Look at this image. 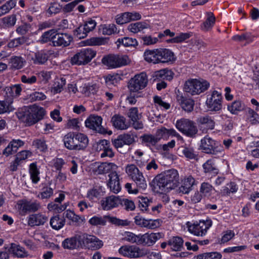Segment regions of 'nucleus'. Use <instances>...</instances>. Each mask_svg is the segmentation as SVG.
Instances as JSON below:
<instances>
[{
    "label": "nucleus",
    "instance_id": "obj_39",
    "mask_svg": "<svg viewBox=\"0 0 259 259\" xmlns=\"http://www.w3.org/2000/svg\"><path fill=\"white\" fill-rule=\"evenodd\" d=\"M26 61L21 56H12L10 60V64L12 68L19 69L22 68Z\"/></svg>",
    "mask_w": 259,
    "mask_h": 259
},
{
    "label": "nucleus",
    "instance_id": "obj_8",
    "mask_svg": "<svg viewBox=\"0 0 259 259\" xmlns=\"http://www.w3.org/2000/svg\"><path fill=\"white\" fill-rule=\"evenodd\" d=\"M187 225L189 232L196 236H203L212 225V222L210 220L207 219L205 221L200 220L199 222L193 224L188 222Z\"/></svg>",
    "mask_w": 259,
    "mask_h": 259
},
{
    "label": "nucleus",
    "instance_id": "obj_53",
    "mask_svg": "<svg viewBox=\"0 0 259 259\" xmlns=\"http://www.w3.org/2000/svg\"><path fill=\"white\" fill-rule=\"evenodd\" d=\"M117 42L126 47H135L138 45V41L136 39L129 37L118 38Z\"/></svg>",
    "mask_w": 259,
    "mask_h": 259
},
{
    "label": "nucleus",
    "instance_id": "obj_44",
    "mask_svg": "<svg viewBox=\"0 0 259 259\" xmlns=\"http://www.w3.org/2000/svg\"><path fill=\"white\" fill-rule=\"evenodd\" d=\"M30 179L33 184H37L40 180L39 171L35 163H32L29 165Z\"/></svg>",
    "mask_w": 259,
    "mask_h": 259
},
{
    "label": "nucleus",
    "instance_id": "obj_63",
    "mask_svg": "<svg viewBox=\"0 0 259 259\" xmlns=\"http://www.w3.org/2000/svg\"><path fill=\"white\" fill-rule=\"evenodd\" d=\"M106 43V39L103 37H93L87 40L89 46H101Z\"/></svg>",
    "mask_w": 259,
    "mask_h": 259
},
{
    "label": "nucleus",
    "instance_id": "obj_7",
    "mask_svg": "<svg viewBox=\"0 0 259 259\" xmlns=\"http://www.w3.org/2000/svg\"><path fill=\"white\" fill-rule=\"evenodd\" d=\"M223 97L221 93L217 91H213L207 96L205 102L208 110L218 112L222 108Z\"/></svg>",
    "mask_w": 259,
    "mask_h": 259
},
{
    "label": "nucleus",
    "instance_id": "obj_18",
    "mask_svg": "<svg viewBox=\"0 0 259 259\" xmlns=\"http://www.w3.org/2000/svg\"><path fill=\"white\" fill-rule=\"evenodd\" d=\"M48 221V218L45 214L38 213L32 214L28 218V224L30 227L43 225Z\"/></svg>",
    "mask_w": 259,
    "mask_h": 259
},
{
    "label": "nucleus",
    "instance_id": "obj_27",
    "mask_svg": "<svg viewBox=\"0 0 259 259\" xmlns=\"http://www.w3.org/2000/svg\"><path fill=\"white\" fill-rule=\"evenodd\" d=\"M8 251L12 253L14 256L19 258H24L28 255L27 251L24 247L16 243L11 244Z\"/></svg>",
    "mask_w": 259,
    "mask_h": 259
},
{
    "label": "nucleus",
    "instance_id": "obj_51",
    "mask_svg": "<svg viewBox=\"0 0 259 259\" xmlns=\"http://www.w3.org/2000/svg\"><path fill=\"white\" fill-rule=\"evenodd\" d=\"M204 171L205 173H210L216 175L218 173L219 170L215 167L212 161L209 159L203 164Z\"/></svg>",
    "mask_w": 259,
    "mask_h": 259
},
{
    "label": "nucleus",
    "instance_id": "obj_54",
    "mask_svg": "<svg viewBox=\"0 0 259 259\" xmlns=\"http://www.w3.org/2000/svg\"><path fill=\"white\" fill-rule=\"evenodd\" d=\"M32 146L41 152H45L48 149L46 142L44 138L34 140L32 142Z\"/></svg>",
    "mask_w": 259,
    "mask_h": 259
},
{
    "label": "nucleus",
    "instance_id": "obj_48",
    "mask_svg": "<svg viewBox=\"0 0 259 259\" xmlns=\"http://www.w3.org/2000/svg\"><path fill=\"white\" fill-rule=\"evenodd\" d=\"M65 84L66 79L64 77L56 78L54 87L52 89V92L54 94L61 93Z\"/></svg>",
    "mask_w": 259,
    "mask_h": 259
},
{
    "label": "nucleus",
    "instance_id": "obj_64",
    "mask_svg": "<svg viewBox=\"0 0 259 259\" xmlns=\"http://www.w3.org/2000/svg\"><path fill=\"white\" fill-rule=\"evenodd\" d=\"M117 32V27L114 24L104 25L102 28V33L104 35H111Z\"/></svg>",
    "mask_w": 259,
    "mask_h": 259
},
{
    "label": "nucleus",
    "instance_id": "obj_31",
    "mask_svg": "<svg viewBox=\"0 0 259 259\" xmlns=\"http://www.w3.org/2000/svg\"><path fill=\"white\" fill-rule=\"evenodd\" d=\"M195 182V179L191 176L185 178L182 181V185L179 187L180 192L183 194H188L192 190Z\"/></svg>",
    "mask_w": 259,
    "mask_h": 259
},
{
    "label": "nucleus",
    "instance_id": "obj_25",
    "mask_svg": "<svg viewBox=\"0 0 259 259\" xmlns=\"http://www.w3.org/2000/svg\"><path fill=\"white\" fill-rule=\"evenodd\" d=\"M158 52L160 63L172 62L176 60L174 53L169 49H158Z\"/></svg>",
    "mask_w": 259,
    "mask_h": 259
},
{
    "label": "nucleus",
    "instance_id": "obj_12",
    "mask_svg": "<svg viewBox=\"0 0 259 259\" xmlns=\"http://www.w3.org/2000/svg\"><path fill=\"white\" fill-rule=\"evenodd\" d=\"M118 251L120 254L130 258L141 257L147 254L145 249L135 245L121 246Z\"/></svg>",
    "mask_w": 259,
    "mask_h": 259
},
{
    "label": "nucleus",
    "instance_id": "obj_50",
    "mask_svg": "<svg viewBox=\"0 0 259 259\" xmlns=\"http://www.w3.org/2000/svg\"><path fill=\"white\" fill-rule=\"evenodd\" d=\"M12 101L11 100H4L0 101V114L7 112H10L14 110L11 104Z\"/></svg>",
    "mask_w": 259,
    "mask_h": 259
},
{
    "label": "nucleus",
    "instance_id": "obj_4",
    "mask_svg": "<svg viewBox=\"0 0 259 259\" xmlns=\"http://www.w3.org/2000/svg\"><path fill=\"white\" fill-rule=\"evenodd\" d=\"M209 83L206 80H199L192 79L186 81L184 90L192 95H199L207 90Z\"/></svg>",
    "mask_w": 259,
    "mask_h": 259
},
{
    "label": "nucleus",
    "instance_id": "obj_10",
    "mask_svg": "<svg viewBox=\"0 0 259 259\" xmlns=\"http://www.w3.org/2000/svg\"><path fill=\"white\" fill-rule=\"evenodd\" d=\"M79 244L91 250L98 249L103 245L102 241L97 237L86 233L80 234Z\"/></svg>",
    "mask_w": 259,
    "mask_h": 259
},
{
    "label": "nucleus",
    "instance_id": "obj_16",
    "mask_svg": "<svg viewBox=\"0 0 259 259\" xmlns=\"http://www.w3.org/2000/svg\"><path fill=\"white\" fill-rule=\"evenodd\" d=\"M160 233H146L144 234H140V245L146 246H151L161 238Z\"/></svg>",
    "mask_w": 259,
    "mask_h": 259
},
{
    "label": "nucleus",
    "instance_id": "obj_46",
    "mask_svg": "<svg viewBox=\"0 0 259 259\" xmlns=\"http://www.w3.org/2000/svg\"><path fill=\"white\" fill-rule=\"evenodd\" d=\"M76 141L77 142L78 150H84L88 145L89 140L88 137L82 134H76Z\"/></svg>",
    "mask_w": 259,
    "mask_h": 259
},
{
    "label": "nucleus",
    "instance_id": "obj_49",
    "mask_svg": "<svg viewBox=\"0 0 259 259\" xmlns=\"http://www.w3.org/2000/svg\"><path fill=\"white\" fill-rule=\"evenodd\" d=\"M208 18L205 22H204L201 25V28L204 31L209 30L213 26L215 23V17L213 14L209 12L207 13Z\"/></svg>",
    "mask_w": 259,
    "mask_h": 259
},
{
    "label": "nucleus",
    "instance_id": "obj_24",
    "mask_svg": "<svg viewBox=\"0 0 259 259\" xmlns=\"http://www.w3.org/2000/svg\"><path fill=\"white\" fill-rule=\"evenodd\" d=\"M6 92V100H11L12 101L13 99L19 97L21 93L22 88L20 84H15L10 87H6L5 90Z\"/></svg>",
    "mask_w": 259,
    "mask_h": 259
},
{
    "label": "nucleus",
    "instance_id": "obj_35",
    "mask_svg": "<svg viewBox=\"0 0 259 259\" xmlns=\"http://www.w3.org/2000/svg\"><path fill=\"white\" fill-rule=\"evenodd\" d=\"M29 38L22 36L11 40L7 44V47L9 49L17 48L24 44H28Z\"/></svg>",
    "mask_w": 259,
    "mask_h": 259
},
{
    "label": "nucleus",
    "instance_id": "obj_3",
    "mask_svg": "<svg viewBox=\"0 0 259 259\" xmlns=\"http://www.w3.org/2000/svg\"><path fill=\"white\" fill-rule=\"evenodd\" d=\"M107 221L117 226H127L131 224V222L128 220H121L116 217H111L110 215H104L102 217L94 216L91 218L89 223L94 226H105Z\"/></svg>",
    "mask_w": 259,
    "mask_h": 259
},
{
    "label": "nucleus",
    "instance_id": "obj_56",
    "mask_svg": "<svg viewBox=\"0 0 259 259\" xmlns=\"http://www.w3.org/2000/svg\"><path fill=\"white\" fill-rule=\"evenodd\" d=\"M125 239L132 243H136L137 245H140V234L139 235H136L135 234L126 232L125 233Z\"/></svg>",
    "mask_w": 259,
    "mask_h": 259
},
{
    "label": "nucleus",
    "instance_id": "obj_52",
    "mask_svg": "<svg viewBox=\"0 0 259 259\" xmlns=\"http://www.w3.org/2000/svg\"><path fill=\"white\" fill-rule=\"evenodd\" d=\"M16 4V0H10L5 4L0 7V17L8 13Z\"/></svg>",
    "mask_w": 259,
    "mask_h": 259
},
{
    "label": "nucleus",
    "instance_id": "obj_30",
    "mask_svg": "<svg viewBox=\"0 0 259 259\" xmlns=\"http://www.w3.org/2000/svg\"><path fill=\"white\" fill-rule=\"evenodd\" d=\"M144 59L149 63H152L153 64L160 63V60L159 58L158 49L145 51L144 52Z\"/></svg>",
    "mask_w": 259,
    "mask_h": 259
},
{
    "label": "nucleus",
    "instance_id": "obj_2",
    "mask_svg": "<svg viewBox=\"0 0 259 259\" xmlns=\"http://www.w3.org/2000/svg\"><path fill=\"white\" fill-rule=\"evenodd\" d=\"M117 166L113 163L103 162L99 164L94 169L95 172L98 175H108L109 181L107 183L110 191L115 194L118 193L121 190L119 177L115 171Z\"/></svg>",
    "mask_w": 259,
    "mask_h": 259
},
{
    "label": "nucleus",
    "instance_id": "obj_32",
    "mask_svg": "<svg viewBox=\"0 0 259 259\" xmlns=\"http://www.w3.org/2000/svg\"><path fill=\"white\" fill-rule=\"evenodd\" d=\"M31 109L30 113L31 112L32 114H33L34 118H32L31 120H29L30 122L34 121L37 122L41 120L46 114L45 109L41 107L33 105L31 106Z\"/></svg>",
    "mask_w": 259,
    "mask_h": 259
},
{
    "label": "nucleus",
    "instance_id": "obj_15",
    "mask_svg": "<svg viewBox=\"0 0 259 259\" xmlns=\"http://www.w3.org/2000/svg\"><path fill=\"white\" fill-rule=\"evenodd\" d=\"M121 203L119 196L111 195L103 198L100 201L102 208L104 210H109L118 206Z\"/></svg>",
    "mask_w": 259,
    "mask_h": 259
},
{
    "label": "nucleus",
    "instance_id": "obj_19",
    "mask_svg": "<svg viewBox=\"0 0 259 259\" xmlns=\"http://www.w3.org/2000/svg\"><path fill=\"white\" fill-rule=\"evenodd\" d=\"M197 122L201 128H204L206 131L213 130L215 126V122L213 119L208 115L200 116L198 117Z\"/></svg>",
    "mask_w": 259,
    "mask_h": 259
},
{
    "label": "nucleus",
    "instance_id": "obj_55",
    "mask_svg": "<svg viewBox=\"0 0 259 259\" xmlns=\"http://www.w3.org/2000/svg\"><path fill=\"white\" fill-rule=\"evenodd\" d=\"M246 115L248 120L251 124H256L259 123V115L253 109L247 108L246 110Z\"/></svg>",
    "mask_w": 259,
    "mask_h": 259
},
{
    "label": "nucleus",
    "instance_id": "obj_57",
    "mask_svg": "<svg viewBox=\"0 0 259 259\" xmlns=\"http://www.w3.org/2000/svg\"><path fill=\"white\" fill-rule=\"evenodd\" d=\"M98 89L99 87L96 84L92 85L89 84L83 88L82 93L87 96H90L92 94H96L98 92Z\"/></svg>",
    "mask_w": 259,
    "mask_h": 259
},
{
    "label": "nucleus",
    "instance_id": "obj_22",
    "mask_svg": "<svg viewBox=\"0 0 259 259\" xmlns=\"http://www.w3.org/2000/svg\"><path fill=\"white\" fill-rule=\"evenodd\" d=\"M65 147L70 150H78L77 142L76 141V134L74 133H68L63 138Z\"/></svg>",
    "mask_w": 259,
    "mask_h": 259
},
{
    "label": "nucleus",
    "instance_id": "obj_11",
    "mask_svg": "<svg viewBox=\"0 0 259 259\" xmlns=\"http://www.w3.org/2000/svg\"><path fill=\"white\" fill-rule=\"evenodd\" d=\"M96 55V52L88 48L81 50L71 58L72 64L85 65L90 62Z\"/></svg>",
    "mask_w": 259,
    "mask_h": 259
},
{
    "label": "nucleus",
    "instance_id": "obj_9",
    "mask_svg": "<svg viewBox=\"0 0 259 259\" xmlns=\"http://www.w3.org/2000/svg\"><path fill=\"white\" fill-rule=\"evenodd\" d=\"M176 126L180 132L189 137H194L198 132L193 121L188 119L177 120Z\"/></svg>",
    "mask_w": 259,
    "mask_h": 259
},
{
    "label": "nucleus",
    "instance_id": "obj_62",
    "mask_svg": "<svg viewBox=\"0 0 259 259\" xmlns=\"http://www.w3.org/2000/svg\"><path fill=\"white\" fill-rule=\"evenodd\" d=\"M125 145H130L135 142L136 135L133 133H128L120 135Z\"/></svg>",
    "mask_w": 259,
    "mask_h": 259
},
{
    "label": "nucleus",
    "instance_id": "obj_6",
    "mask_svg": "<svg viewBox=\"0 0 259 259\" xmlns=\"http://www.w3.org/2000/svg\"><path fill=\"white\" fill-rule=\"evenodd\" d=\"M200 149L206 154L217 155L222 151V148L219 145L218 142L208 136L201 140Z\"/></svg>",
    "mask_w": 259,
    "mask_h": 259
},
{
    "label": "nucleus",
    "instance_id": "obj_28",
    "mask_svg": "<svg viewBox=\"0 0 259 259\" xmlns=\"http://www.w3.org/2000/svg\"><path fill=\"white\" fill-rule=\"evenodd\" d=\"M155 135L159 141L162 139H167L170 136H179V134H178L174 129H167L164 127H161V128L157 129Z\"/></svg>",
    "mask_w": 259,
    "mask_h": 259
},
{
    "label": "nucleus",
    "instance_id": "obj_43",
    "mask_svg": "<svg viewBox=\"0 0 259 259\" xmlns=\"http://www.w3.org/2000/svg\"><path fill=\"white\" fill-rule=\"evenodd\" d=\"M117 55L110 54L104 56L102 59V62L109 68H117Z\"/></svg>",
    "mask_w": 259,
    "mask_h": 259
},
{
    "label": "nucleus",
    "instance_id": "obj_41",
    "mask_svg": "<svg viewBox=\"0 0 259 259\" xmlns=\"http://www.w3.org/2000/svg\"><path fill=\"white\" fill-rule=\"evenodd\" d=\"M57 31L56 29H50L48 31L45 32L41 36L39 41L41 44L46 43L48 41H52L53 44V41L55 40Z\"/></svg>",
    "mask_w": 259,
    "mask_h": 259
},
{
    "label": "nucleus",
    "instance_id": "obj_58",
    "mask_svg": "<svg viewBox=\"0 0 259 259\" xmlns=\"http://www.w3.org/2000/svg\"><path fill=\"white\" fill-rule=\"evenodd\" d=\"M67 206V203L59 205L54 202H51L48 205V209L50 211H54L56 213H60L65 210Z\"/></svg>",
    "mask_w": 259,
    "mask_h": 259
},
{
    "label": "nucleus",
    "instance_id": "obj_17",
    "mask_svg": "<svg viewBox=\"0 0 259 259\" xmlns=\"http://www.w3.org/2000/svg\"><path fill=\"white\" fill-rule=\"evenodd\" d=\"M31 106L24 107L20 109L17 112L16 115L17 117L25 122L28 125H32L36 123V121H33L30 122L29 120H31L32 118H34L33 114L30 113Z\"/></svg>",
    "mask_w": 259,
    "mask_h": 259
},
{
    "label": "nucleus",
    "instance_id": "obj_14",
    "mask_svg": "<svg viewBox=\"0 0 259 259\" xmlns=\"http://www.w3.org/2000/svg\"><path fill=\"white\" fill-rule=\"evenodd\" d=\"M17 208L23 212H35L40 207V203L35 201H28L25 199L19 200L17 203Z\"/></svg>",
    "mask_w": 259,
    "mask_h": 259
},
{
    "label": "nucleus",
    "instance_id": "obj_59",
    "mask_svg": "<svg viewBox=\"0 0 259 259\" xmlns=\"http://www.w3.org/2000/svg\"><path fill=\"white\" fill-rule=\"evenodd\" d=\"M127 117L132 121H137L141 117V114L139 113L138 109L137 107H132L127 113Z\"/></svg>",
    "mask_w": 259,
    "mask_h": 259
},
{
    "label": "nucleus",
    "instance_id": "obj_61",
    "mask_svg": "<svg viewBox=\"0 0 259 259\" xmlns=\"http://www.w3.org/2000/svg\"><path fill=\"white\" fill-rule=\"evenodd\" d=\"M151 202L152 201L147 197L140 198L138 202V207L143 212L147 211Z\"/></svg>",
    "mask_w": 259,
    "mask_h": 259
},
{
    "label": "nucleus",
    "instance_id": "obj_21",
    "mask_svg": "<svg viewBox=\"0 0 259 259\" xmlns=\"http://www.w3.org/2000/svg\"><path fill=\"white\" fill-rule=\"evenodd\" d=\"M177 100L182 108L186 112H190L194 108V102L190 98H187L179 94L177 95Z\"/></svg>",
    "mask_w": 259,
    "mask_h": 259
},
{
    "label": "nucleus",
    "instance_id": "obj_23",
    "mask_svg": "<svg viewBox=\"0 0 259 259\" xmlns=\"http://www.w3.org/2000/svg\"><path fill=\"white\" fill-rule=\"evenodd\" d=\"M24 144V142L21 140H13L4 150L3 154L6 156L12 155L17 152L18 148L23 146Z\"/></svg>",
    "mask_w": 259,
    "mask_h": 259
},
{
    "label": "nucleus",
    "instance_id": "obj_33",
    "mask_svg": "<svg viewBox=\"0 0 259 259\" xmlns=\"http://www.w3.org/2000/svg\"><path fill=\"white\" fill-rule=\"evenodd\" d=\"M80 235H76L74 237L65 239L62 243L65 249H74L77 246V242L79 243V237Z\"/></svg>",
    "mask_w": 259,
    "mask_h": 259
},
{
    "label": "nucleus",
    "instance_id": "obj_36",
    "mask_svg": "<svg viewBox=\"0 0 259 259\" xmlns=\"http://www.w3.org/2000/svg\"><path fill=\"white\" fill-rule=\"evenodd\" d=\"M65 223V220L64 218H60L59 215L53 217L50 221L51 227L55 230H59L62 228Z\"/></svg>",
    "mask_w": 259,
    "mask_h": 259
},
{
    "label": "nucleus",
    "instance_id": "obj_45",
    "mask_svg": "<svg viewBox=\"0 0 259 259\" xmlns=\"http://www.w3.org/2000/svg\"><path fill=\"white\" fill-rule=\"evenodd\" d=\"M179 150L187 158L189 159H195L197 155L194 152L192 147L190 146H184L179 148Z\"/></svg>",
    "mask_w": 259,
    "mask_h": 259
},
{
    "label": "nucleus",
    "instance_id": "obj_13",
    "mask_svg": "<svg viewBox=\"0 0 259 259\" xmlns=\"http://www.w3.org/2000/svg\"><path fill=\"white\" fill-rule=\"evenodd\" d=\"M102 118L96 115L90 116L85 121V126L100 134H105L106 130L101 125Z\"/></svg>",
    "mask_w": 259,
    "mask_h": 259
},
{
    "label": "nucleus",
    "instance_id": "obj_26",
    "mask_svg": "<svg viewBox=\"0 0 259 259\" xmlns=\"http://www.w3.org/2000/svg\"><path fill=\"white\" fill-rule=\"evenodd\" d=\"M49 58V54L46 50L38 51L34 53L31 60L33 63L37 65L45 64Z\"/></svg>",
    "mask_w": 259,
    "mask_h": 259
},
{
    "label": "nucleus",
    "instance_id": "obj_1",
    "mask_svg": "<svg viewBox=\"0 0 259 259\" xmlns=\"http://www.w3.org/2000/svg\"><path fill=\"white\" fill-rule=\"evenodd\" d=\"M155 188H159L162 192H168L177 187L179 175L177 170L170 169L157 175L153 180Z\"/></svg>",
    "mask_w": 259,
    "mask_h": 259
},
{
    "label": "nucleus",
    "instance_id": "obj_40",
    "mask_svg": "<svg viewBox=\"0 0 259 259\" xmlns=\"http://www.w3.org/2000/svg\"><path fill=\"white\" fill-rule=\"evenodd\" d=\"M148 24L144 22H138L128 25L127 29L131 32L137 33L148 27Z\"/></svg>",
    "mask_w": 259,
    "mask_h": 259
},
{
    "label": "nucleus",
    "instance_id": "obj_47",
    "mask_svg": "<svg viewBox=\"0 0 259 259\" xmlns=\"http://www.w3.org/2000/svg\"><path fill=\"white\" fill-rule=\"evenodd\" d=\"M245 105L240 101H235L231 105L228 106V110L232 114H237L244 110Z\"/></svg>",
    "mask_w": 259,
    "mask_h": 259
},
{
    "label": "nucleus",
    "instance_id": "obj_29",
    "mask_svg": "<svg viewBox=\"0 0 259 259\" xmlns=\"http://www.w3.org/2000/svg\"><path fill=\"white\" fill-rule=\"evenodd\" d=\"M113 125L117 129L120 130H126L129 125L126 123L125 117L119 115H114L111 119Z\"/></svg>",
    "mask_w": 259,
    "mask_h": 259
},
{
    "label": "nucleus",
    "instance_id": "obj_5",
    "mask_svg": "<svg viewBox=\"0 0 259 259\" xmlns=\"http://www.w3.org/2000/svg\"><path fill=\"white\" fill-rule=\"evenodd\" d=\"M148 82L146 73L142 72L131 78L128 83V89L131 92L139 93V91L145 89Z\"/></svg>",
    "mask_w": 259,
    "mask_h": 259
},
{
    "label": "nucleus",
    "instance_id": "obj_20",
    "mask_svg": "<svg viewBox=\"0 0 259 259\" xmlns=\"http://www.w3.org/2000/svg\"><path fill=\"white\" fill-rule=\"evenodd\" d=\"M55 40L53 41V45L57 47H67L70 44L72 40V37L68 33H57Z\"/></svg>",
    "mask_w": 259,
    "mask_h": 259
},
{
    "label": "nucleus",
    "instance_id": "obj_38",
    "mask_svg": "<svg viewBox=\"0 0 259 259\" xmlns=\"http://www.w3.org/2000/svg\"><path fill=\"white\" fill-rule=\"evenodd\" d=\"M183 240L180 237H174L168 240V245L170 246V248L174 251H179L183 245Z\"/></svg>",
    "mask_w": 259,
    "mask_h": 259
},
{
    "label": "nucleus",
    "instance_id": "obj_37",
    "mask_svg": "<svg viewBox=\"0 0 259 259\" xmlns=\"http://www.w3.org/2000/svg\"><path fill=\"white\" fill-rule=\"evenodd\" d=\"M63 215L64 217L67 218L72 223H74L77 225L81 223L84 221V217H81V216L76 214L73 211L70 209L66 210L63 213Z\"/></svg>",
    "mask_w": 259,
    "mask_h": 259
},
{
    "label": "nucleus",
    "instance_id": "obj_42",
    "mask_svg": "<svg viewBox=\"0 0 259 259\" xmlns=\"http://www.w3.org/2000/svg\"><path fill=\"white\" fill-rule=\"evenodd\" d=\"M238 190V186L234 182H230L222 187L221 190V193L223 196H228L230 193H235Z\"/></svg>",
    "mask_w": 259,
    "mask_h": 259
},
{
    "label": "nucleus",
    "instance_id": "obj_60",
    "mask_svg": "<svg viewBox=\"0 0 259 259\" xmlns=\"http://www.w3.org/2000/svg\"><path fill=\"white\" fill-rule=\"evenodd\" d=\"M142 138L143 141L149 145L155 146L159 142L156 135H144Z\"/></svg>",
    "mask_w": 259,
    "mask_h": 259
},
{
    "label": "nucleus",
    "instance_id": "obj_34",
    "mask_svg": "<svg viewBox=\"0 0 259 259\" xmlns=\"http://www.w3.org/2000/svg\"><path fill=\"white\" fill-rule=\"evenodd\" d=\"M125 172L133 181L143 175L135 164H128L125 167Z\"/></svg>",
    "mask_w": 259,
    "mask_h": 259
}]
</instances>
